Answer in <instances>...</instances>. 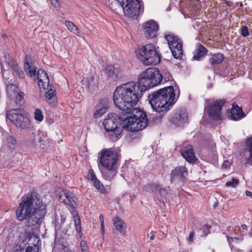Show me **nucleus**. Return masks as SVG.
<instances>
[{
    "instance_id": "obj_1",
    "label": "nucleus",
    "mask_w": 252,
    "mask_h": 252,
    "mask_svg": "<svg viewBox=\"0 0 252 252\" xmlns=\"http://www.w3.org/2000/svg\"><path fill=\"white\" fill-rule=\"evenodd\" d=\"M162 80V75L158 68H148L140 74L137 82L131 81L117 87L113 99L121 108L130 109L137 104L143 92L157 86Z\"/></svg>"
},
{
    "instance_id": "obj_2",
    "label": "nucleus",
    "mask_w": 252,
    "mask_h": 252,
    "mask_svg": "<svg viewBox=\"0 0 252 252\" xmlns=\"http://www.w3.org/2000/svg\"><path fill=\"white\" fill-rule=\"evenodd\" d=\"M46 214V205L37 197L35 193H28L21 198L16 211L17 219L25 220L26 231H32L36 228Z\"/></svg>"
},
{
    "instance_id": "obj_3",
    "label": "nucleus",
    "mask_w": 252,
    "mask_h": 252,
    "mask_svg": "<svg viewBox=\"0 0 252 252\" xmlns=\"http://www.w3.org/2000/svg\"><path fill=\"white\" fill-rule=\"evenodd\" d=\"M179 94V92L178 93ZM179 94L172 86H168L152 92L148 95V100L152 109L157 112L167 111L177 101Z\"/></svg>"
},
{
    "instance_id": "obj_4",
    "label": "nucleus",
    "mask_w": 252,
    "mask_h": 252,
    "mask_svg": "<svg viewBox=\"0 0 252 252\" xmlns=\"http://www.w3.org/2000/svg\"><path fill=\"white\" fill-rule=\"evenodd\" d=\"M115 106L122 111L123 115H131L126 116V118L120 117L124 122V127L127 130L130 131H138L144 129L148 124V120L146 114L139 108H135L136 105H133L132 108L124 109L119 107L113 99Z\"/></svg>"
},
{
    "instance_id": "obj_5",
    "label": "nucleus",
    "mask_w": 252,
    "mask_h": 252,
    "mask_svg": "<svg viewBox=\"0 0 252 252\" xmlns=\"http://www.w3.org/2000/svg\"><path fill=\"white\" fill-rule=\"evenodd\" d=\"M137 58L145 64H157L160 62V58L155 46L148 44L139 49Z\"/></svg>"
},
{
    "instance_id": "obj_6",
    "label": "nucleus",
    "mask_w": 252,
    "mask_h": 252,
    "mask_svg": "<svg viewBox=\"0 0 252 252\" xmlns=\"http://www.w3.org/2000/svg\"><path fill=\"white\" fill-rule=\"evenodd\" d=\"M24 69L28 75L30 77L36 76L38 80L39 87L44 90L48 88L49 86V79L46 72L43 69H40L36 73V68L32 65V62L28 60L26 58V62L24 64Z\"/></svg>"
},
{
    "instance_id": "obj_7",
    "label": "nucleus",
    "mask_w": 252,
    "mask_h": 252,
    "mask_svg": "<svg viewBox=\"0 0 252 252\" xmlns=\"http://www.w3.org/2000/svg\"><path fill=\"white\" fill-rule=\"evenodd\" d=\"M122 9L125 15L134 19L143 10V3L139 0H125Z\"/></svg>"
},
{
    "instance_id": "obj_8",
    "label": "nucleus",
    "mask_w": 252,
    "mask_h": 252,
    "mask_svg": "<svg viewBox=\"0 0 252 252\" xmlns=\"http://www.w3.org/2000/svg\"><path fill=\"white\" fill-rule=\"evenodd\" d=\"M7 118L17 127L22 129L30 127L31 122L20 110L14 109L9 111L7 114Z\"/></svg>"
},
{
    "instance_id": "obj_9",
    "label": "nucleus",
    "mask_w": 252,
    "mask_h": 252,
    "mask_svg": "<svg viewBox=\"0 0 252 252\" xmlns=\"http://www.w3.org/2000/svg\"><path fill=\"white\" fill-rule=\"evenodd\" d=\"M164 37L168 42L173 57L176 59H181L183 54L182 40L173 34H165Z\"/></svg>"
},
{
    "instance_id": "obj_10",
    "label": "nucleus",
    "mask_w": 252,
    "mask_h": 252,
    "mask_svg": "<svg viewBox=\"0 0 252 252\" xmlns=\"http://www.w3.org/2000/svg\"><path fill=\"white\" fill-rule=\"evenodd\" d=\"M224 104L222 100H216L208 104L204 109L205 114L208 115L209 119L218 120L221 119V109Z\"/></svg>"
},
{
    "instance_id": "obj_11",
    "label": "nucleus",
    "mask_w": 252,
    "mask_h": 252,
    "mask_svg": "<svg viewBox=\"0 0 252 252\" xmlns=\"http://www.w3.org/2000/svg\"><path fill=\"white\" fill-rule=\"evenodd\" d=\"M118 156L111 151L103 152L100 158V163L104 167H116Z\"/></svg>"
},
{
    "instance_id": "obj_12",
    "label": "nucleus",
    "mask_w": 252,
    "mask_h": 252,
    "mask_svg": "<svg viewBox=\"0 0 252 252\" xmlns=\"http://www.w3.org/2000/svg\"><path fill=\"white\" fill-rule=\"evenodd\" d=\"M58 197L60 202L69 206L71 208L74 209L76 207V197L69 190L63 189L60 191Z\"/></svg>"
},
{
    "instance_id": "obj_13",
    "label": "nucleus",
    "mask_w": 252,
    "mask_h": 252,
    "mask_svg": "<svg viewBox=\"0 0 252 252\" xmlns=\"http://www.w3.org/2000/svg\"><path fill=\"white\" fill-rule=\"evenodd\" d=\"M158 30V24L153 20H149L142 24V32L147 38L155 37Z\"/></svg>"
},
{
    "instance_id": "obj_14",
    "label": "nucleus",
    "mask_w": 252,
    "mask_h": 252,
    "mask_svg": "<svg viewBox=\"0 0 252 252\" xmlns=\"http://www.w3.org/2000/svg\"><path fill=\"white\" fill-rule=\"evenodd\" d=\"M145 190L154 192L158 201L164 204V199H165L167 193V191L165 189H162L158 185L153 184L146 186Z\"/></svg>"
},
{
    "instance_id": "obj_15",
    "label": "nucleus",
    "mask_w": 252,
    "mask_h": 252,
    "mask_svg": "<svg viewBox=\"0 0 252 252\" xmlns=\"http://www.w3.org/2000/svg\"><path fill=\"white\" fill-rule=\"evenodd\" d=\"M103 125L106 131L119 128L118 126L119 125L118 116L114 113H109L107 118L104 120Z\"/></svg>"
},
{
    "instance_id": "obj_16",
    "label": "nucleus",
    "mask_w": 252,
    "mask_h": 252,
    "mask_svg": "<svg viewBox=\"0 0 252 252\" xmlns=\"http://www.w3.org/2000/svg\"><path fill=\"white\" fill-rule=\"evenodd\" d=\"M187 174V170L185 166H179L172 172L171 180L172 182H183Z\"/></svg>"
},
{
    "instance_id": "obj_17",
    "label": "nucleus",
    "mask_w": 252,
    "mask_h": 252,
    "mask_svg": "<svg viewBox=\"0 0 252 252\" xmlns=\"http://www.w3.org/2000/svg\"><path fill=\"white\" fill-rule=\"evenodd\" d=\"M109 101L107 98L104 97L99 100L95 107V111L94 113V116L95 118H98L106 112L109 108Z\"/></svg>"
},
{
    "instance_id": "obj_18",
    "label": "nucleus",
    "mask_w": 252,
    "mask_h": 252,
    "mask_svg": "<svg viewBox=\"0 0 252 252\" xmlns=\"http://www.w3.org/2000/svg\"><path fill=\"white\" fill-rule=\"evenodd\" d=\"M181 153L183 157L189 162L192 163L196 160L195 154L191 145L183 147Z\"/></svg>"
},
{
    "instance_id": "obj_19",
    "label": "nucleus",
    "mask_w": 252,
    "mask_h": 252,
    "mask_svg": "<svg viewBox=\"0 0 252 252\" xmlns=\"http://www.w3.org/2000/svg\"><path fill=\"white\" fill-rule=\"evenodd\" d=\"M4 61L11 67L15 71L16 74L21 79H23L25 77L24 73L20 69L18 64L16 62L13 61L10 58V55L8 54H5L4 55Z\"/></svg>"
},
{
    "instance_id": "obj_20",
    "label": "nucleus",
    "mask_w": 252,
    "mask_h": 252,
    "mask_svg": "<svg viewBox=\"0 0 252 252\" xmlns=\"http://www.w3.org/2000/svg\"><path fill=\"white\" fill-rule=\"evenodd\" d=\"M105 72L107 76L113 80H116L122 76V70L118 66L107 65L105 68Z\"/></svg>"
},
{
    "instance_id": "obj_21",
    "label": "nucleus",
    "mask_w": 252,
    "mask_h": 252,
    "mask_svg": "<svg viewBox=\"0 0 252 252\" xmlns=\"http://www.w3.org/2000/svg\"><path fill=\"white\" fill-rule=\"evenodd\" d=\"M171 121L175 125L182 126L188 121L187 113L185 112L177 113L172 117Z\"/></svg>"
},
{
    "instance_id": "obj_22",
    "label": "nucleus",
    "mask_w": 252,
    "mask_h": 252,
    "mask_svg": "<svg viewBox=\"0 0 252 252\" xmlns=\"http://www.w3.org/2000/svg\"><path fill=\"white\" fill-rule=\"evenodd\" d=\"M86 84L88 89L90 90H93L97 87L98 77L94 72L91 71L88 74L86 78Z\"/></svg>"
},
{
    "instance_id": "obj_23",
    "label": "nucleus",
    "mask_w": 252,
    "mask_h": 252,
    "mask_svg": "<svg viewBox=\"0 0 252 252\" xmlns=\"http://www.w3.org/2000/svg\"><path fill=\"white\" fill-rule=\"evenodd\" d=\"M88 178L93 182L94 186L101 193L104 192L105 189L103 185L96 178L93 169L89 170Z\"/></svg>"
},
{
    "instance_id": "obj_24",
    "label": "nucleus",
    "mask_w": 252,
    "mask_h": 252,
    "mask_svg": "<svg viewBox=\"0 0 252 252\" xmlns=\"http://www.w3.org/2000/svg\"><path fill=\"white\" fill-rule=\"evenodd\" d=\"M105 169L101 170L103 177L107 180L111 181L115 176L117 173L116 167H104Z\"/></svg>"
},
{
    "instance_id": "obj_25",
    "label": "nucleus",
    "mask_w": 252,
    "mask_h": 252,
    "mask_svg": "<svg viewBox=\"0 0 252 252\" xmlns=\"http://www.w3.org/2000/svg\"><path fill=\"white\" fill-rule=\"evenodd\" d=\"M230 117L232 120H238L244 117V114L240 107L233 105L231 110Z\"/></svg>"
},
{
    "instance_id": "obj_26",
    "label": "nucleus",
    "mask_w": 252,
    "mask_h": 252,
    "mask_svg": "<svg viewBox=\"0 0 252 252\" xmlns=\"http://www.w3.org/2000/svg\"><path fill=\"white\" fill-rule=\"evenodd\" d=\"M113 221L114 225L117 230L119 231L122 235H125L126 233V226L125 223L118 217L114 218L113 219Z\"/></svg>"
},
{
    "instance_id": "obj_27",
    "label": "nucleus",
    "mask_w": 252,
    "mask_h": 252,
    "mask_svg": "<svg viewBox=\"0 0 252 252\" xmlns=\"http://www.w3.org/2000/svg\"><path fill=\"white\" fill-rule=\"evenodd\" d=\"M6 87L7 95L10 99H12V97H14L19 92L18 88L14 84H8Z\"/></svg>"
},
{
    "instance_id": "obj_28",
    "label": "nucleus",
    "mask_w": 252,
    "mask_h": 252,
    "mask_svg": "<svg viewBox=\"0 0 252 252\" xmlns=\"http://www.w3.org/2000/svg\"><path fill=\"white\" fill-rule=\"evenodd\" d=\"M207 52V49L201 44L197 45V53L194 55L193 58L195 60H199Z\"/></svg>"
},
{
    "instance_id": "obj_29",
    "label": "nucleus",
    "mask_w": 252,
    "mask_h": 252,
    "mask_svg": "<svg viewBox=\"0 0 252 252\" xmlns=\"http://www.w3.org/2000/svg\"><path fill=\"white\" fill-rule=\"evenodd\" d=\"M65 25L67 29L77 36H82L79 29L71 21H65Z\"/></svg>"
},
{
    "instance_id": "obj_30",
    "label": "nucleus",
    "mask_w": 252,
    "mask_h": 252,
    "mask_svg": "<svg viewBox=\"0 0 252 252\" xmlns=\"http://www.w3.org/2000/svg\"><path fill=\"white\" fill-rule=\"evenodd\" d=\"M224 59L223 56L221 54H216L213 55L209 60L212 65H216L221 63Z\"/></svg>"
},
{
    "instance_id": "obj_31",
    "label": "nucleus",
    "mask_w": 252,
    "mask_h": 252,
    "mask_svg": "<svg viewBox=\"0 0 252 252\" xmlns=\"http://www.w3.org/2000/svg\"><path fill=\"white\" fill-rule=\"evenodd\" d=\"M125 0H109L108 3L110 8L114 10L118 8H122L124 4Z\"/></svg>"
},
{
    "instance_id": "obj_32",
    "label": "nucleus",
    "mask_w": 252,
    "mask_h": 252,
    "mask_svg": "<svg viewBox=\"0 0 252 252\" xmlns=\"http://www.w3.org/2000/svg\"><path fill=\"white\" fill-rule=\"evenodd\" d=\"M25 94L24 93L19 92L14 97H12L11 100V102L14 101L17 105H21L24 102V96Z\"/></svg>"
},
{
    "instance_id": "obj_33",
    "label": "nucleus",
    "mask_w": 252,
    "mask_h": 252,
    "mask_svg": "<svg viewBox=\"0 0 252 252\" xmlns=\"http://www.w3.org/2000/svg\"><path fill=\"white\" fill-rule=\"evenodd\" d=\"M107 132V136L113 141H116L120 135L121 130L120 127L114 129L112 130L106 131Z\"/></svg>"
},
{
    "instance_id": "obj_34",
    "label": "nucleus",
    "mask_w": 252,
    "mask_h": 252,
    "mask_svg": "<svg viewBox=\"0 0 252 252\" xmlns=\"http://www.w3.org/2000/svg\"><path fill=\"white\" fill-rule=\"evenodd\" d=\"M55 94V91L54 89H50L48 92L46 94V98L47 101L49 103H53L56 100V98L54 97Z\"/></svg>"
},
{
    "instance_id": "obj_35",
    "label": "nucleus",
    "mask_w": 252,
    "mask_h": 252,
    "mask_svg": "<svg viewBox=\"0 0 252 252\" xmlns=\"http://www.w3.org/2000/svg\"><path fill=\"white\" fill-rule=\"evenodd\" d=\"M74 224L77 232L79 233L81 232V220L78 213H76L73 216Z\"/></svg>"
},
{
    "instance_id": "obj_36",
    "label": "nucleus",
    "mask_w": 252,
    "mask_h": 252,
    "mask_svg": "<svg viewBox=\"0 0 252 252\" xmlns=\"http://www.w3.org/2000/svg\"><path fill=\"white\" fill-rule=\"evenodd\" d=\"M34 119L39 122H41L44 118L43 115L41 111L39 109H36L34 112Z\"/></svg>"
},
{
    "instance_id": "obj_37",
    "label": "nucleus",
    "mask_w": 252,
    "mask_h": 252,
    "mask_svg": "<svg viewBox=\"0 0 252 252\" xmlns=\"http://www.w3.org/2000/svg\"><path fill=\"white\" fill-rule=\"evenodd\" d=\"M38 247L36 245L33 244L32 246H29L25 250V251L21 252H38Z\"/></svg>"
},
{
    "instance_id": "obj_38",
    "label": "nucleus",
    "mask_w": 252,
    "mask_h": 252,
    "mask_svg": "<svg viewBox=\"0 0 252 252\" xmlns=\"http://www.w3.org/2000/svg\"><path fill=\"white\" fill-rule=\"evenodd\" d=\"M210 227L208 225H204L201 229H200V236H204L207 235L209 232Z\"/></svg>"
},
{
    "instance_id": "obj_39",
    "label": "nucleus",
    "mask_w": 252,
    "mask_h": 252,
    "mask_svg": "<svg viewBox=\"0 0 252 252\" xmlns=\"http://www.w3.org/2000/svg\"><path fill=\"white\" fill-rule=\"evenodd\" d=\"M239 183V181L235 179L232 178L230 181L227 182L226 186L227 187H235Z\"/></svg>"
},
{
    "instance_id": "obj_40",
    "label": "nucleus",
    "mask_w": 252,
    "mask_h": 252,
    "mask_svg": "<svg viewBox=\"0 0 252 252\" xmlns=\"http://www.w3.org/2000/svg\"><path fill=\"white\" fill-rule=\"evenodd\" d=\"M246 150L249 151V152H252V137H250L247 139L246 142Z\"/></svg>"
},
{
    "instance_id": "obj_41",
    "label": "nucleus",
    "mask_w": 252,
    "mask_h": 252,
    "mask_svg": "<svg viewBox=\"0 0 252 252\" xmlns=\"http://www.w3.org/2000/svg\"><path fill=\"white\" fill-rule=\"evenodd\" d=\"M80 247L82 252H89L87 244L85 241L82 240L80 242Z\"/></svg>"
},
{
    "instance_id": "obj_42",
    "label": "nucleus",
    "mask_w": 252,
    "mask_h": 252,
    "mask_svg": "<svg viewBox=\"0 0 252 252\" xmlns=\"http://www.w3.org/2000/svg\"><path fill=\"white\" fill-rule=\"evenodd\" d=\"M241 32L242 35L244 37L247 36L249 34L248 28L246 26H243L242 27Z\"/></svg>"
},
{
    "instance_id": "obj_43",
    "label": "nucleus",
    "mask_w": 252,
    "mask_h": 252,
    "mask_svg": "<svg viewBox=\"0 0 252 252\" xmlns=\"http://www.w3.org/2000/svg\"><path fill=\"white\" fill-rule=\"evenodd\" d=\"M164 78V79L165 81H169L172 79V76L169 73H165L163 76H162V78Z\"/></svg>"
},
{
    "instance_id": "obj_44",
    "label": "nucleus",
    "mask_w": 252,
    "mask_h": 252,
    "mask_svg": "<svg viewBox=\"0 0 252 252\" xmlns=\"http://www.w3.org/2000/svg\"><path fill=\"white\" fill-rule=\"evenodd\" d=\"M52 3V4L54 6L55 8H56V10H58L60 5L59 3L58 0H50Z\"/></svg>"
},
{
    "instance_id": "obj_45",
    "label": "nucleus",
    "mask_w": 252,
    "mask_h": 252,
    "mask_svg": "<svg viewBox=\"0 0 252 252\" xmlns=\"http://www.w3.org/2000/svg\"><path fill=\"white\" fill-rule=\"evenodd\" d=\"M231 165L230 162L228 160H225L224 161L222 164V167L224 168H227Z\"/></svg>"
},
{
    "instance_id": "obj_46",
    "label": "nucleus",
    "mask_w": 252,
    "mask_h": 252,
    "mask_svg": "<svg viewBox=\"0 0 252 252\" xmlns=\"http://www.w3.org/2000/svg\"><path fill=\"white\" fill-rule=\"evenodd\" d=\"M247 162L249 164L252 165V152H250V156H249V158H248Z\"/></svg>"
},
{
    "instance_id": "obj_47",
    "label": "nucleus",
    "mask_w": 252,
    "mask_h": 252,
    "mask_svg": "<svg viewBox=\"0 0 252 252\" xmlns=\"http://www.w3.org/2000/svg\"><path fill=\"white\" fill-rule=\"evenodd\" d=\"M194 233L193 232H191L189 236V240L190 242H192L193 240V237H194Z\"/></svg>"
},
{
    "instance_id": "obj_48",
    "label": "nucleus",
    "mask_w": 252,
    "mask_h": 252,
    "mask_svg": "<svg viewBox=\"0 0 252 252\" xmlns=\"http://www.w3.org/2000/svg\"><path fill=\"white\" fill-rule=\"evenodd\" d=\"M227 239H228V241L229 242H230L231 241H237V240H238V238H236V237H234V238L228 237Z\"/></svg>"
},
{
    "instance_id": "obj_49",
    "label": "nucleus",
    "mask_w": 252,
    "mask_h": 252,
    "mask_svg": "<svg viewBox=\"0 0 252 252\" xmlns=\"http://www.w3.org/2000/svg\"><path fill=\"white\" fill-rule=\"evenodd\" d=\"M99 220L100 224H104V219H103V216L102 214H100L99 216Z\"/></svg>"
},
{
    "instance_id": "obj_50",
    "label": "nucleus",
    "mask_w": 252,
    "mask_h": 252,
    "mask_svg": "<svg viewBox=\"0 0 252 252\" xmlns=\"http://www.w3.org/2000/svg\"><path fill=\"white\" fill-rule=\"evenodd\" d=\"M100 227H101V231L102 235H104V224H100Z\"/></svg>"
},
{
    "instance_id": "obj_51",
    "label": "nucleus",
    "mask_w": 252,
    "mask_h": 252,
    "mask_svg": "<svg viewBox=\"0 0 252 252\" xmlns=\"http://www.w3.org/2000/svg\"><path fill=\"white\" fill-rule=\"evenodd\" d=\"M245 194L247 196L251 197L252 198V192H251L249 190H246L245 191Z\"/></svg>"
},
{
    "instance_id": "obj_52",
    "label": "nucleus",
    "mask_w": 252,
    "mask_h": 252,
    "mask_svg": "<svg viewBox=\"0 0 252 252\" xmlns=\"http://www.w3.org/2000/svg\"><path fill=\"white\" fill-rule=\"evenodd\" d=\"M61 223L60 224H63L65 221V218L63 216H61Z\"/></svg>"
},
{
    "instance_id": "obj_53",
    "label": "nucleus",
    "mask_w": 252,
    "mask_h": 252,
    "mask_svg": "<svg viewBox=\"0 0 252 252\" xmlns=\"http://www.w3.org/2000/svg\"><path fill=\"white\" fill-rule=\"evenodd\" d=\"M241 227L243 229H247V226L246 224H242Z\"/></svg>"
},
{
    "instance_id": "obj_54",
    "label": "nucleus",
    "mask_w": 252,
    "mask_h": 252,
    "mask_svg": "<svg viewBox=\"0 0 252 252\" xmlns=\"http://www.w3.org/2000/svg\"><path fill=\"white\" fill-rule=\"evenodd\" d=\"M155 236L154 234H152L150 237V239L153 240L155 239Z\"/></svg>"
},
{
    "instance_id": "obj_55",
    "label": "nucleus",
    "mask_w": 252,
    "mask_h": 252,
    "mask_svg": "<svg viewBox=\"0 0 252 252\" xmlns=\"http://www.w3.org/2000/svg\"><path fill=\"white\" fill-rule=\"evenodd\" d=\"M217 206H218V202H215V203H214V208H216V207H217Z\"/></svg>"
},
{
    "instance_id": "obj_56",
    "label": "nucleus",
    "mask_w": 252,
    "mask_h": 252,
    "mask_svg": "<svg viewBox=\"0 0 252 252\" xmlns=\"http://www.w3.org/2000/svg\"><path fill=\"white\" fill-rule=\"evenodd\" d=\"M1 70H2V75L3 77H4V71L3 70V69L2 68V65H1Z\"/></svg>"
},
{
    "instance_id": "obj_57",
    "label": "nucleus",
    "mask_w": 252,
    "mask_h": 252,
    "mask_svg": "<svg viewBox=\"0 0 252 252\" xmlns=\"http://www.w3.org/2000/svg\"><path fill=\"white\" fill-rule=\"evenodd\" d=\"M232 252H240V251L237 250V251H233Z\"/></svg>"
},
{
    "instance_id": "obj_58",
    "label": "nucleus",
    "mask_w": 252,
    "mask_h": 252,
    "mask_svg": "<svg viewBox=\"0 0 252 252\" xmlns=\"http://www.w3.org/2000/svg\"><path fill=\"white\" fill-rule=\"evenodd\" d=\"M212 87V85L211 84V85H210V88H211Z\"/></svg>"
},
{
    "instance_id": "obj_59",
    "label": "nucleus",
    "mask_w": 252,
    "mask_h": 252,
    "mask_svg": "<svg viewBox=\"0 0 252 252\" xmlns=\"http://www.w3.org/2000/svg\"><path fill=\"white\" fill-rule=\"evenodd\" d=\"M41 135H42V136H43V135H44V133H41Z\"/></svg>"
},
{
    "instance_id": "obj_60",
    "label": "nucleus",
    "mask_w": 252,
    "mask_h": 252,
    "mask_svg": "<svg viewBox=\"0 0 252 252\" xmlns=\"http://www.w3.org/2000/svg\"><path fill=\"white\" fill-rule=\"evenodd\" d=\"M250 252H252V249L250 251Z\"/></svg>"
},
{
    "instance_id": "obj_61",
    "label": "nucleus",
    "mask_w": 252,
    "mask_h": 252,
    "mask_svg": "<svg viewBox=\"0 0 252 252\" xmlns=\"http://www.w3.org/2000/svg\"><path fill=\"white\" fill-rule=\"evenodd\" d=\"M251 235L252 236V233Z\"/></svg>"
}]
</instances>
